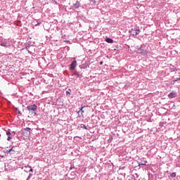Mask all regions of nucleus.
Here are the masks:
<instances>
[{"mask_svg":"<svg viewBox=\"0 0 180 180\" xmlns=\"http://www.w3.org/2000/svg\"><path fill=\"white\" fill-rule=\"evenodd\" d=\"M27 109L29 111V115H36V110H37V105H36V104L29 105L27 107Z\"/></svg>","mask_w":180,"mask_h":180,"instance_id":"obj_1","label":"nucleus"},{"mask_svg":"<svg viewBox=\"0 0 180 180\" xmlns=\"http://www.w3.org/2000/svg\"><path fill=\"white\" fill-rule=\"evenodd\" d=\"M138 51H139V54H141V56H147V54H148V51H146L141 48H139L138 49Z\"/></svg>","mask_w":180,"mask_h":180,"instance_id":"obj_2","label":"nucleus"},{"mask_svg":"<svg viewBox=\"0 0 180 180\" xmlns=\"http://www.w3.org/2000/svg\"><path fill=\"white\" fill-rule=\"evenodd\" d=\"M168 98H169L170 99H172V98H176V91H172L168 95Z\"/></svg>","mask_w":180,"mask_h":180,"instance_id":"obj_3","label":"nucleus"},{"mask_svg":"<svg viewBox=\"0 0 180 180\" xmlns=\"http://www.w3.org/2000/svg\"><path fill=\"white\" fill-rule=\"evenodd\" d=\"M76 67H77V62L74 60L70 65V70H75Z\"/></svg>","mask_w":180,"mask_h":180,"instance_id":"obj_4","label":"nucleus"},{"mask_svg":"<svg viewBox=\"0 0 180 180\" xmlns=\"http://www.w3.org/2000/svg\"><path fill=\"white\" fill-rule=\"evenodd\" d=\"M84 108H86V106H83L80 108V110L77 112V113H79V112H81L82 116H84Z\"/></svg>","mask_w":180,"mask_h":180,"instance_id":"obj_5","label":"nucleus"},{"mask_svg":"<svg viewBox=\"0 0 180 180\" xmlns=\"http://www.w3.org/2000/svg\"><path fill=\"white\" fill-rule=\"evenodd\" d=\"M105 41H106L107 43L112 44V43H113V39H110V38H107V39H105Z\"/></svg>","mask_w":180,"mask_h":180,"instance_id":"obj_6","label":"nucleus"},{"mask_svg":"<svg viewBox=\"0 0 180 180\" xmlns=\"http://www.w3.org/2000/svg\"><path fill=\"white\" fill-rule=\"evenodd\" d=\"M79 1H76V3L74 4L75 9H77V8H79Z\"/></svg>","mask_w":180,"mask_h":180,"instance_id":"obj_7","label":"nucleus"},{"mask_svg":"<svg viewBox=\"0 0 180 180\" xmlns=\"http://www.w3.org/2000/svg\"><path fill=\"white\" fill-rule=\"evenodd\" d=\"M170 176L172 178H175V176H176V172H173L170 174Z\"/></svg>","mask_w":180,"mask_h":180,"instance_id":"obj_8","label":"nucleus"},{"mask_svg":"<svg viewBox=\"0 0 180 180\" xmlns=\"http://www.w3.org/2000/svg\"><path fill=\"white\" fill-rule=\"evenodd\" d=\"M147 164V161H145V163L139 162V167H141V165H146Z\"/></svg>","mask_w":180,"mask_h":180,"instance_id":"obj_9","label":"nucleus"},{"mask_svg":"<svg viewBox=\"0 0 180 180\" xmlns=\"http://www.w3.org/2000/svg\"><path fill=\"white\" fill-rule=\"evenodd\" d=\"M135 34H136V35L140 34V30H136Z\"/></svg>","mask_w":180,"mask_h":180,"instance_id":"obj_10","label":"nucleus"},{"mask_svg":"<svg viewBox=\"0 0 180 180\" xmlns=\"http://www.w3.org/2000/svg\"><path fill=\"white\" fill-rule=\"evenodd\" d=\"M11 151H15V150H13V147L11 148L9 150H7L8 153H11Z\"/></svg>","mask_w":180,"mask_h":180,"instance_id":"obj_11","label":"nucleus"},{"mask_svg":"<svg viewBox=\"0 0 180 180\" xmlns=\"http://www.w3.org/2000/svg\"><path fill=\"white\" fill-rule=\"evenodd\" d=\"M25 131H27L28 133H30V128H26Z\"/></svg>","mask_w":180,"mask_h":180,"instance_id":"obj_12","label":"nucleus"},{"mask_svg":"<svg viewBox=\"0 0 180 180\" xmlns=\"http://www.w3.org/2000/svg\"><path fill=\"white\" fill-rule=\"evenodd\" d=\"M6 134H7V136H11V131H8L6 132Z\"/></svg>","mask_w":180,"mask_h":180,"instance_id":"obj_13","label":"nucleus"},{"mask_svg":"<svg viewBox=\"0 0 180 180\" xmlns=\"http://www.w3.org/2000/svg\"><path fill=\"white\" fill-rule=\"evenodd\" d=\"M11 139H12V138L11 136H8L7 139L8 141H11Z\"/></svg>","mask_w":180,"mask_h":180,"instance_id":"obj_14","label":"nucleus"},{"mask_svg":"<svg viewBox=\"0 0 180 180\" xmlns=\"http://www.w3.org/2000/svg\"><path fill=\"white\" fill-rule=\"evenodd\" d=\"M84 129H85V130H88V128L85 125H84Z\"/></svg>","mask_w":180,"mask_h":180,"instance_id":"obj_15","label":"nucleus"},{"mask_svg":"<svg viewBox=\"0 0 180 180\" xmlns=\"http://www.w3.org/2000/svg\"><path fill=\"white\" fill-rule=\"evenodd\" d=\"M93 1V4H96V1L95 0H91Z\"/></svg>","mask_w":180,"mask_h":180,"instance_id":"obj_16","label":"nucleus"},{"mask_svg":"<svg viewBox=\"0 0 180 180\" xmlns=\"http://www.w3.org/2000/svg\"><path fill=\"white\" fill-rule=\"evenodd\" d=\"M30 172H33V169H30Z\"/></svg>","mask_w":180,"mask_h":180,"instance_id":"obj_17","label":"nucleus"},{"mask_svg":"<svg viewBox=\"0 0 180 180\" xmlns=\"http://www.w3.org/2000/svg\"><path fill=\"white\" fill-rule=\"evenodd\" d=\"M102 64H103V62H100V65H102Z\"/></svg>","mask_w":180,"mask_h":180,"instance_id":"obj_18","label":"nucleus"},{"mask_svg":"<svg viewBox=\"0 0 180 180\" xmlns=\"http://www.w3.org/2000/svg\"><path fill=\"white\" fill-rule=\"evenodd\" d=\"M31 176H32V174H30V176H28V179L30 178Z\"/></svg>","mask_w":180,"mask_h":180,"instance_id":"obj_19","label":"nucleus"},{"mask_svg":"<svg viewBox=\"0 0 180 180\" xmlns=\"http://www.w3.org/2000/svg\"><path fill=\"white\" fill-rule=\"evenodd\" d=\"M30 168H31V167L30 166H28Z\"/></svg>","mask_w":180,"mask_h":180,"instance_id":"obj_20","label":"nucleus"},{"mask_svg":"<svg viewBox=\"0 0 180 180\" xmlns=\"http://www.w3.org/2000/svg\"><path fill=\"white\" fill-rule=\"evenodd\" d=\"M178 79H180V78H179Z\"/></svg>","mask_w":180,"mask_h":180,"instance_id":"obj_21","label":"nucleus"}]
</instances>
